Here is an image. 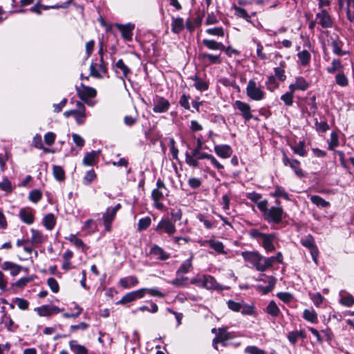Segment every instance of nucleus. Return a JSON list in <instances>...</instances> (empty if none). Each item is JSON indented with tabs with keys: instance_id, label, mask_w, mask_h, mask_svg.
I'll return each mask as SVG.
<instances>
[{
	"instance_id": "59",
	"label": "nucleus",
	"mask_w": 354,
	"mask_h": 354,
	"mask_svg": "<svg viewBox=\"0 0 354 354\" xmlns=\"http://www.w3.org/2000/svg\"><path fill=\"white\" fill-rule=\"evenodd\" d=\"M241 313L243 315H253L255 313V308L254 305H249L242 301Z\"/></svg>"
},
{
	"instance_id": "50",
	"label": "nucleus",
	"mask_w": 354,
	"mask_h": 354,
	"mask_svg": "<svg viewBox=\"0 0 354 354\" xmlns=\"http://www.w3.org/2000/svg\"><path fill=\"white\" fill-rule=\"evenodd\" d=\"M297 57L302 66L308 65L311 58L310 54L307 50H303L298 53Z\"/></svg>"
},
{
	"instance_id": "31",
	"label": "nucleus",
	"mask_w": 354,
	"mask_h": 354,
	"mask_svg": "<svg viewBox=\"0 0 354 354\" xmlns=\"http://www.w3.org/2000/svg\"><path fill=\"white\" fill-rule=\"evenodd\" d=\"M98 158V152L92 151L89 153H86L84 156L82 162L83 165L86 166H93L96 164Z\"/></svg>"
},
{
	"instance_id": "42",
	"label": "nucleus",
	"mask_w": 354,
	"mask_h": 354,
	"mask_svg": "<svg viewBox=\"0 0 354 354\" xmlns=\"http://www.w3.org/2000/svg\"><path fill=\"white\" fill-rule=\"evenodd\" d=\"M266 312L273 317H277L281 311L274 301L272 300L268 304Z\"/></svg>"
},
{
	"instance_id": "8",
	"label": "nucleus",
	"mask_w": 354,
	"mask_h": 354,
	"mask_svg": "<svg viewBox=\"0 0 354 354\" xmlns=\"http://www.w3.org/2000/svg\"><path fill=\"white\" fill-rule=\"evenodd\" d=\"M155 231L160 235L163 234L172 236L176 232V227L169 218H162L155 228Z\"/></svg>"
},
{
	"instance_id": "34",
	"label": "nucleus",
	"mask_w": 354,
	"mask_h": 354,
	"mask_svg": "<svg viewBox=\"0 0 354 354\" xmlns=\"http://www.w3.org/2000/svg\"><path fill=\"white\" fill-rule=\"evenodd\" d=\"M339 303L346 307H351L354 304V297L344 290L339 292Z\"/></svg>"
},
{
	"instance_id": "47",
	"label": "nucleus",
	"mask_w": 354,
	"mask_h": 354,
	"mask_svg": "<svg viewBox=\"0 0 354 354\" xmlns=\"http://www.w3.org/2000/svg\"><path fill=\"white\" fill-rule=\"evenodd\" d=\"M53 174L55 178L58 181L62 182L65 180V178H66L65 171L61 166L53 165Z\"/></svg>"
},
{
	"instance_id": "7",
	"label": "nucleus",
	"mask_w": 354,
	"mask_h": 354,
	"mask_svg": "<svg viewBox=\"0 0 354 354\" xmlns=\"http://www.w3.org/2000/svg\"><path fill=\"white\" fill-rule=\"evenodd\" d=\"M246 95L252 100L261 101L266 97V93L254 80H250L246 86Z\"/></svg>"
},
{
	"instance_id": "41",
	"label": "nucleus",
	"mask_w": 354,
	"mask_h": 354,
	"mask_svg": "<svg viewBox=\"0 0 354 354\" xmlns=\"http://www.w3.org/2000/svg\"><path fill=\"white\" fill-rule=\"evenodd\" d=\"M56 224V218L53 214H48L43 218V225L48 230H52Z\"/></svg>"
},
{
	"instance_id": "64",
	"label": "nucleus",
	"mask_w": 354,
	"mask_h": 354,
	"mask_svg": "<svg viewBox=\"0 0 354 354\" xmlns=\"http://www.w3.org/2000/svg\"><path fill=\"white\" fill-rule=\"evenodd\" d=\"M246 354H266L264 350L258 348L256 346H248L244 350Z\"/></svg>"
},
{
	"instance_id": "22",
	"label": "nucleus",
	"mask_w": 354,
	"mask_h": 354,
	"mask_svg": "<svg viewBox=\"0 0 354 354\" xmlns=\"http://www.w3.org/2000/svg\"><path fill=\"white\" fill-rule=\"evenodd\" d=\"M20 219L28 225H31L35 221V211L31 207L21 208L19 212Z\"/></svg>"
},
{
	"instance_id": "15",
	"label": "nucleus",
	"mask_w": 354,
	"mask_h": 354,
	"mask_svg": "<svg viewBox=\"0 0 354 354\" xmlns=\"http://www.w3.org/2000/svg\"><path fill=\"white\" fill-rule=\"evenodd\" d=\"M115 26L120 31L121 37L126 41H131L133 40V31L135 28V25L131 23L127 24H122L116 23Z\"/></svg>"
},
{
	"instance_id": "33",
	"label": "nucleus",
	"mask_w": 354,
	"mask_h": 354,
	"mask_svg": "<svg viewBox=\"0 0 354 354\" xmlns=\"http://www.w3.org/2000/svg\"><path fill=\"white\" fill-rule=\"evenodd\" d=\"M69 346L74 354H88V349L84 346L80 344L76 340H71Z\"/></svg>"
},
{
	"instance_id": "56",
	"label": "nucleus",
	"mask_w": 354,
	"mask_h": 354,
	"mask_svg": "<svg viewBox=\"0 0 354 354\" xmlns=\"http://www.w3.org/2000/svg\"><path fill=\"white\" fill-rule=\"evenodd\" d=\"M266 86L268 90L273 92L279 87V83L277 82V79L274 75H270L266 82Z\"/></svg>"
},
{
	"instance_id": "52",
	"label": "nucleus",
	"mask_w": 354,
	"mask_h": 354,
	"mask_svg": "<svg viewBox=\"0 0 354 354\" xmlns=\"http://www.w3.org/2000/svg\"><path fill=\"white\" fill-rule=\"evenodd\" d=\"M335 79L336 84L341 87H345L348 85V79L343 72L337 73Z\"/></svg>"
},
{
	"instance_id": "6",
	"label": "nucleus",
	"mask_w": 354,
	"mask_h": 354,
	"mask_svg": "<svg viewBox=\"0 0 354 354\" xmlns=\"http://www.w3.org/2000/svg\"><path fill=\"white\" fill-rule=\"evenodd\" d=\"M76 91L79 97L86 104L91 106L95 105V102L92 100L97 95V91L95 88L81 83L79 86H76Z\"/></svg>"
},
{
	"instance_id": "24",
	"label": "nucleus",
	"mask_w": 354,
	"mask_h": 354,
	"mask_svg": "<svg viewBox=\"0 0 354 354\" xmlns=\"http://www.w3.org/2000/svg\"><path fill=\"white\" fill-rule=\"evenodd\" d=\"M216 154L221 158H229L233 153L232 147L228 145H216L214 147Z\"/></svg>"
},
{
	"instance_id": "4",
	"label": "nucleus",
	"mask_w": 354,
	"mask_h": 354,
	"mask_svg": "<svg viewBox=\"0 0 354 354\" xmlns=\"http://www.w3.org/2000/svg\"><path fill=\"white\" fill-rule=\"evenodd\" d=\"M156 188L151 192V198L153 202V206L158 210L162 211L165 208L164 204L161 201L165 197V192H168V189L161 178H158L156 183Z\"/></svg>"
},
{
	"instance_id": "21",
	"label": "nucleus",
	"mask_w": 354,
	"mask_h": 354,
	"mask_svg": "<svg viewBox=\"0 0 354 354\" xmlns=\"http://www.w3.org/2000/svg\"><path fill=\"white\" fill-rule=\"evenodd\" d=\"M198 59L207 66L221 64L222 63L220 54L213 55L207 53H200L198 54Z\"/></svg>"
},
{
	"instance_id": "10",
	"label": "nucleus",
	"mask_w": 354,
	"mask_h": 354,
	"mask_svg": "<svg viewBox=\"0 0 354 354\" xmlns=\"http://www.w3.org/2000/svg\"><path fill=\"white\" fill-rule=\"evenodd\" d=\"M209 153L202 152V150L192 151L191 153L186 152L185 162L186 163L194 167H199V160L207 159Z\"/></svg>"
},
{
	"instance_id": "30",
	"label": "nucleus",
	"mask_w": 354,
	"mask_h": 354,
	"mask_svg": "<svg viewBox=\"0 0 354 354\" xmlns=\"http://www.w3.org/2000/svg\"><path fill=\"white\" fill-rule=\"evenodd\" d=\"M73 245H74L77 249L81 250L84 252L88 249L86 245L83 242V241L77 236V235L71 234L68 237L66 238Z\"/></svg>"
},
{
	"instance_id": "39",
	"label": "nucleus",
	"mask_w": 354,
	"mask_h": 354,
	"mask_svg": "<svg viewBox=\"0 0 354 354\" xmlns=\"http://www.w3.org/2000/svg\"><path fill=\"white\" fill-rule=\"evenodd\" d=\"M303 318L310 323L318 322L317 314L314 309H305L303 313Z\"/></svg>"
},
{
	"instance_id": "43",
	"label": "nucleus",
	"mask_w": 354,
	"mask_h": 354,
	"mask_svg": "<svg viewBox=\"0 0 354 354\" xmlns=\"http://www.w3.org/2000/svg\"><path fill=\"white\" fill-rule=\"evenodd\" d=\"M339 145V136L335 131H332L330 139L328 140V149L330 151H335V149Z\"/></svg>"
},
{
	"instance_id": "37",
	"label": "nucleus",
	"mask_w": 354,
	"mask_h": 354,
	"mask_svg": "<svg viewBox=\"0 0 354 354\" xmlns=\"http://www.w3.org/2000/svg\"><path fill=\"white\" fill-rule=\"evenodd\" d=\"M197 219L203 223L205 227L207 230L212 229L216 226V222L209 218V216L203 214H198Z\"/></svg>"
},
{
	"instance_id": "36",
	"label": "nucleus",
	"mask_w": 354,
	"mask_h": 354,
	"mask_svg": "<svg viewBox=\"0 0 354 354\" xmlns=\"http://www.w3.org/2000/svg\"><path fill=\"white\" fill-rule=\"evenodd\" d=\"M138 283V279L134 276H129L120 279V284L124 288H131L136 286Z\"/></svg>"
},
{
	"instance_id": "54",
	"label": "nucleus",
	"mask_w": 354,
	"mask_h": 354,
	"mask_svg": "<svg viewBox=\"0 0 354 354\" xmlns=\"http://www.w3.org/2000/svg\"><path fill=\"white\" fill-rule=\"evenodd\" d=\"M170 215V221H171L172 223L175 224L176 222L179 221L182 219L183 211L180 208L176 207L174 208L171 209Z\"/></svg>"
},
{
	"instance_id": "40",
	"label": "nucleus",
	"mask_w": 354,
	"mask_h": 354,
	"mask_svg": "<svg viewBox=\"0 0 354 354\" xmlns=\"http://www.w3.org/2000/svg\"><path fill=\"white\" fill-rule=\"evenodd\" d=\"M191 79L194 81L195 88L200 91H205L209 88V84L203 80V79L197 75L191 77Z\"/></svg>"
},
{
	"instance_id": "60",
	"label": "nucleus",
	"mask_w": 354,
	"mask_h": 354,
	"mask_svg": "<svg viewBox=\"0 0 354 354\" xmlns=\"http://www.w3.org/2000/svg\"><path fill=\"white\" fill-rule=\"evenodd\" d=\"M151 223V219L149 216L142 218L138 221V230L142 231L148 228Z\"/></svg>"
},
{
	"instance_id": "1",
	"label": "nucleus",
	"mask_w": 354,
	"mask_h": 354,
	"mask_svg": "<svg viewBox=\"0 0 354 354\" xmlns=\"http://www.w3.org/2000/svg\"><path fill=\"white\" fill-rule=\"evenodd\" d=\"M268 201H265L259 205V209L263 213V217L265 221L269 223L279 224L285 218L286 213L280 206H272L268 207Z\"/></svg>"
},
{
	"instance_id": "53",
	"label": "nucleus",
	"mask_w": 354,
	"mask_h": 354,
	"mask_svg": "<svg viewBox=\"0 0 354 354\" xmlns=\"http://www.w3.org/2000/svg\"><path fill=\"white\" fill-rule=\"evenodd\" d=\"M0 190L6 192V194H10L13 191V187L10 180L5 177L2 182L0 183Z\"/></svg>"
},
{
	"instance_id": "2",
	"label": "nucleus",
	"mask_w": 354,
	"mask_h": 354,
	"mask_svg": "<svg viewBox=\"0 0 354 354\" xmlns=\"http://www.w3.org/2000/svg\"><path fill=\"white\" fill-rule=\"evenodd\" d=\"M248 234L251 239L261 240V246L267 252H273L275 250L274 242L277 239L275 233L266 234L257 229H251L248 231Z\"/></svg>"
},
{
	"instance_id": "29",
	"label": "nucleus",
	"mask_w": 354,
	"mask_h": 354,
	"mask_svg": "<svg viewBox=\"0 0 354 354\" xmlns=\"http://www.w3.org/2000/svg\"><path fill=\"white\" fill-rule=\"evenodd\" d=\"M150 254L160 260H167L170 257L169 253L166 252L162 248L157 245H154L151 247Z\"/></svg>"
},
{
	"instance_id": "3",
	"label": "nucleus",
	"mask_w": 354,
	"mask_h": 354,
	"mask_svg": "<svg viewBox=\"0 0 354 354\" xmlns=\"http://www.w3.org/2000/svg\"><path fill=\"white\" fill-rule=\"evenodd\" d=\"M189 267H180L179 269L176 271V278L171 280V283L176 286H186L188 283L189 278L183 277V274H186L189 272ZM203 275L204 274H198L192 277L189 280V282L198 286L203 287Z\"/></svg>"
},
{
	"instance_id": "19",
	"label": "nucleus",
	"mask_w": 354,
	"mask_h": 354,
	"mask_svg": "<svg viewBox=\"0 0 354 354\" xmlns=\"http://www.w3.org/2000/svg\"><path fill=\"white\" fill-rule=\"evenodd\" d=\"M339 10H344L351 22L354 21V0H337Z\"/></svg>"
},
{
	"instance_id": "62",
	"label": "nucleus",
	"mask_w": 354,
	"mask_h": 354,
	"mask_svg": "<svg viewBox=\"0 0 354 354\" xmlns=\"http://www.w3.org/2000/svg\"><path fill=\"white\" fill-rule=\"evenodd\" d=\"M96 178V174L93 169L88 171L83 178V183L85 185H90Z\"/></svg>"
},
{
	"instance_id": "13",
	"label": "nucleus",
	"mask_w": 354,
	"mask_h": 354,
	"mask_svg": "<svg viewBox=\"0 0 354 354\" xmlns=\"http://www.w3.org/2000/svg\"><path fill=\"white\" fill-rule=\"evenodd\" d=\"M99 55L100 57V71H97L95 67L97 66L96 63H91L90 66V75L95 77L96 78H102L103 75L107 73V68L106 66L105 62L103 59V50L102 46H100L99 49Z\"/></svg>"
},
{
	"instance_id": "61",
	"label": "nucleus",
	"mask_w": 354,
	"mask_h": 354,
	"mask_svg": "<svg viewBox=\"0 0 354 354\" xmlns=\"http://www.w3.org/2000/svg\"><path fill=\"white\" fill-rule=\"evenodd\" d=\"M35 310L41 317L51 315L50 306L44 305L40 307L35 308Z\"/></svg>"
},
{
	"instance_id": "12",
	"label": "nucleus",
	"mask_w": 354,
	"mask_h": 354,
	"mask_svg": "<svg viewBox=\"0 0 354 354\" xmlns=\"http://www.w3.org/2000/svg\"><path fill=\"white\" fill-rule=\"evenodd\" d=\"M301 243L303 246L310 250L314 263L318 264L319 251L315 243L314 237L311 234H308L304 239H301Z\"/></svg>"
},
{
	"instance_id": "20",
	"label": "nucleus",
	"mask_w": 354,
	"mask_h": 354,
	"mask_svg": "<svg viewBox=\"0 0 354 354\" xmlns=\"http://www.w3.org/2000/svg\"><path fill=\"white\" fill-rule=\"evenodd\" d=\"M170 108V103L168 100L163 97L156 96L153 100V111L156 113L167 112Z\"/></svg>"
},
{
	"instance_id": "49",
	"label": "nucleus",
	"mask_w": 354,
	"mask_h": 354,
	"mask_svg": "<svg viewBox=\"0 0 354 354\" xmlns=\"http://www.w3.org/2000/svg\"><path fill=\"white\" fill-rule=\"evenodd\" d=\"M283 255L281 252H279L276 256H273L265 259V266H272L274 263H283Z\"/></svg>"
},
{
	"instance_id": "5",
	"label": "nucleus",
	"mask_w": 354,
	"mask_h": 354,
	"mask_svg": "<svg viewBox=\"0 0 354 354\" xmlns=\"http://www.w3.org/2000/svg\"><path fill=\"white\" fill-rule=\"evenodd\" d=\"M71 103H74V101L71 100ZM75 103L76 109L65 111L64 115L66 118H69L73 115L77 124L81 125L85 122L86 119V107L84 104L80 101H75Z\"/></svg>"
},
{
	"instance_id": "28",
	"label": "nucleus",
	"mask_w": 354,
	"mask_h": 354,
	"mask_svg": "<svg viewBox=\"0 0 354 354\" xmlns=\"http://www.w3.org/2000/svg\"><path fill=\"white\" fill-rule=\"evenodd\" d=\"M242 256L247 262L253 266H259L261 260V257L257 252H243Z\"/></svg>"
},
{
	"instance_id": "14",
	"label": "nucleus",
	"mask_w": 354,
	"mask_h": 354,
	"mask_svg": "<svg viewBox=\"0 0 354 354\" xmlns=\"http://www.w3.org/2000/svg\"><path fill=\"white\" fill-rule=\"evenodd\" d=\"M282 162L285 166H289L299 178L305 176L304 171L300 167V162L298 160L289 158L286 153L283 152Z\"/></svg>"
},
{
	"instance_id": "18",
	"label": "nucleus",
	"mask_w": 354,
	"mask_h": 354,
	"mask_svg": "<svg viewBox=\"0 0 354 354\" xmlns=\"http://www.w3.org/2000/svg\"><path fill=\"white\" fill-rule=\"evenodd\" d=\"M258 280L268 283V285L266 286L261 285L257 286V289L263 295H266L271 292L276 284V279L274 277L266 276L265 274H261Z\"/></svg>"
},
{
	"instance_id": "11",
	"label": "nucleus",
	"mask_w": 354,
	"mask_h": 354,
	"mask_svg": "<svg viewBox=\"0 0 354 354\" xmlns=\"http://www.w3.org/2000/svg\"><path fill=\"white\" fill-rule=\"evenodd\" d=\"M233 107L239 111V113L245 122L253 118L252 110L248 103L238 100L234 102Z\"/></svg>"
},
{
	"instance_id": "45",
	"label": "nucleus",
	"mask_w": 354,
	"mask_h": 354,
	"mask_svg": "<svg viewBox=\"0 0 354 354\" xmlns=\"http://www.w3.org/2000/svg\"><path fill=\"white\" fill-rule=\"evenodd\" d=\"M246 197L253 203H256L258 208L260 204L264 203L265 201H268L267 199L262 200V195L255 192L247 193Z\"/></svg>"
},
{
	"instance_id": "16",
	"label": "nucleus",
	"mask_w": 354,
	"mask_h": 354,
	"mask_svg": "<svg viewBox=\"0 0 354 354\" xmlns=\"http://www.w3.org/2000/svg\"><path fill=\"white\" fill-rule=\"evenodd\" d=\"M316 21L324 28H332L333 26V20L328 11L322 9L321 12L316 14Z\"/></svg>"
},
{
	"instance_id": "35",
	"label": "nucleus",
	"mask_w": 354,
	"mask_h": 354,
	"mask_svg": "<svg viewBox=\"0 0 354 354\" xmlns=\"http://www.w3.org/2000/svg\"><path fill=\"white\" fill-rule=\"evenodd\" d=\"M330 45L333 47V53L337 56H343L348 53V51L342 49L343 43L338 39H333Z\"/></svg>"
},
{
	"instance_id": "46",
	"label": "nucleus",
	"mask_w": 354,
	"mask_h": 354,
	"mask_svg": "<svg viewBox=\"0 0 354 354\" xmlns=\"http://www.w3.org/2000/svg\"><path fill=\"white\" fill-rule=\"evenodd\" d=\"M344 68L343 64L339 59H333L331 62V66L326 68V71L330 74H333L336 71L342 70Z\"/></svg>"
},
{
	"instance_id": "58",
	"label": "nucleus",
	"mask_w": 354,
	"mask_h": 354,
	"mask_svg": "<svg viewBox=\"0 0 354 354\" xmlns=\"http://www.w3.org/2000/svg\"><path fill=\"white\" fill-rule=\"evenodd\" d=\"M310 201L318 207H326L330 205L329 202L326 201L323 198L317 195L311 196Z\"/></svg>"
},
{
	"instance_id": "48",
	"label": "nucleus",
	"mask_w": 354,
	"mask_h": 354,
	"mask_svg": "<svg viewBox=\"0 0 354 354\" xmlns=\"http://www.w3.org/2000/svg\"><path fill=\"white\" fill-rule=\"evenodd\" d=\"M291 149L294 153L299 155L301 157L306 156L307 151L305 149V143L304 141H299L296 145L291 146Z\"/></svg>"
},
{
	"instance_id": "51",
	"label": "nucleus",
	"mask_w": 354,
	"mask_h": 354,
	"mask_svg": "<svg viewBox=\"0 0 354 354\" xmlns=\"http://www.w3.org/2000/svg\"><path fill=\"white\" fill-rule=\"evenodd\" d=\"M115 67L122 71L123 75L122 78H127L129 75L131 73V70L124 64L122 59H119L115 63Z\"/></svg>"
},
{
	"instance_id": "44",
	"label": "nucleus",
	"mask_w": 354,
	"mask_h": 354,
	"mask_svg": "<svg viewBox=\"0 0 354 354\" xmlns=\"http://www.w3.org/2000/svg\"><path fill=\"white\" fill-rule=\"evenodd\" d=\"M209 248L213 249L218 254H225L224 245L222 242L209 239L206 241Z\"/></svg>"
},
{
	"instance_id": "38",
	"label": "nucleus",
	"mask_w": 354,
	"mask_h": 354,
	"mask_svg": "<svg viewBox=\"0 0 354 354\" xmlns=\"http://www.w3.org/2000/svg\"><path fill=\"white\" fill-rule=\"evenodd\" d=\"M203 44L205 46H206L208 49L212 50H221L224 49V45L221 42H217L213 39H205L203 40Z\"/></svg>"
},
{
	"instance_id": "9",
	"label": "nucleus",
	"mask_w": 354,
	"mask_h": 354,
	"mask_svg": "<svg viewBox=\"0 0 354 354\" xmlns=\"http://www.w3.org/2000/svg\"><path fill=\"white\" fill-rule=\"evenodd\" d=\"M121 207V205L118 203L114 207H108L105 213L103 214L102 218L106 232H110L111 231V224L115 218L116 213L120 209Z\"/></svg>"
},
{
	"instance_id": "25",
	"label": "nucleus",
	"mask_w": 354,
	"mask_h": 354,
	"mask_svg": "<svg viewBox=\"0 0 354 354\" xmlns=\"http://www.w3.org/2000/svg\"><path fill=\"white\" fill-rule=\"evenodd\" d=\"M30 232L32 236L30 239H29V243H30L32 246H39L46 241L47 236H44L41 231L32 228Z\"/></svg>"
},
{
	"instance_id": "26",
	"label": "nucleus",
	"mask_w": 354,
	"mask_h": 354,
	"mask_svg": "<svg viewBox=\"0 0 354 354\" xmlns=\"http://www.w3.org/2000/svg\"><path fill=\"white\" fill-rule=\"evenodd\" d=\"M309 83L303 77H297L294 83L289 85L288 88L295 93L296 91H306Z\"/></svg>"
},
{
	"instance_id": "23",
	"label": "nucleus",
	"mask_w": 354,
	"mask_h": 354,
	"mask_svg": "<svg viewBox=\"0 0 354 354\" xmlns=\"http://www.w3.org/2000/svg\"><path fill=\"white\" fill-rule=\"evenodd\" d=\"M145 295V289H140L136 291H133L127 293L119 301V304H124L127 303L135 301L137 299L142 298Z\"/></svg>"
},
{
	"instance_id": "63",
	"label": "nucleus",
	"mask_w": 354,
	"mask_h": 354,
	"mask_svg": "<svg viewBox=\"0 0 354 354\" xmlns=\"http://www.w3.org/2000/svg\"><path fill=\"white\" fill-rule=\"evenodd\" d=\"M42 198V193L39 189L32 190L28 195V199L32 203L39 202Z\"/></svg>"
},
{
	"instance_id": "55",
	"label": "nucleus",
	"mask_w": 354,
	"mask_h": 354,
	"mask_svg": "<svg viewBox=\"0 0 354 354\" xmlns=\"http://www.w3.org/2000/svg\"><path fill=\"white\" fill-rule=\"evenodd\" d=\"M294 93L289 89L288 91L281 96L280 99L284 102L286 106H291L293 104Z\"/></svg>"
},
{
	"instance_id": "32",
	"label": "nucleus",
	"mask_w": 354,
	"mask_h": 354,
	"mask_svg": "<svg viewBox=\"0 0 354 354\" xmlns=\"http://www.w3.org/2000/svg\"><path fill=\"white\" fill-rule=\"evenodd\" d=\"M171 31L174 33L179 34L184 29V21L181 17H172L171 19Z\"/></svg>"
},
{
	"instance_id": "17",
	"label": "nucleus",
	"mask_w": 354,
	"mask_h": 354,
	"mask_svg": "<svg viewBox=\"0 0 354 354\" xmlns=\"http://www.w3.org/2000/svg\"><path fill=\"white\" fill-rule=\"evenodd\" d=\"M232 338V334L225 328H218L216 335L212 341L214 348L218 349L217 344L221 343L223 346H225V342Z\"/></svg>"
},
{
	"instance_id": "27",
	"label": "nucleus",
	"mask_w": 354,
	"mask_h": 354,
	"mask_svg": "<svg viewBox=\"0 0 354 354\" xmlns=\"http://www.w3.org/2000/svg\"><path fill=\"white\" fill-rule=\"evenodd\" d=\"M1 323L4 325L9 332H15L19 328V326L15 323L10 315L6 313L1 317Z\"/></svg>"
},
{
	"instance_id": "57",
	"label": "nucleus",
	"mask_w": 354,
	"mask_h": 354,
	"mask_svg": "<svg viewBox=\"0 0 354 354\" xmlns=\"http://www.w3.org/2000/svg\"><path fill=\"white\" fill-rule=\"evenodd\" d=\"M203 287L207 289H213L216 287V282L215 279L209 275H203Z\"/></svg>"
}]
</instances>
